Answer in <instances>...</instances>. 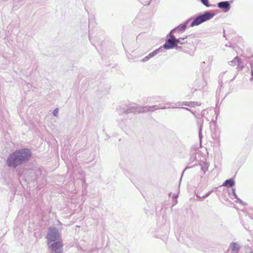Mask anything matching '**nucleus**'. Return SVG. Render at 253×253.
I'll list each match as a JSON object with an SVG mask.
<instances>
[{
    "instance_id": "nucleus-21",
    "label": "nucleus",
    "mask_w": 253,
    "mask_h": 253,
    "mask_svg": "<svg viewBox=\"0 0 253 253\" xmlns=\"http://www.w3.org/2000/svg\"><path fill=\"white\" fill-rule=\"evenodd\" d=\"M203 4L206 7L211 6V4L209 3V0H200Z\"/></svg>"
},
{
    "instance_id": "nucleus-26",
    "label": "nucleus",
    "mask_w": 253,
    "mask_h": 253,
    "mask_svg": "<svg viewBox=\"0 0 253 253\" xmlns=\"http://www.w3.org/2000/svg\"><path fill=\"white\" fill-rule=\"evenodd\" d=\"M138 1H139V2L141 3H142L144 5H149L150 4V3L151 2V1L152 0H150L149 1H148V2H147V1H145L144 2L143 1L144 0H138Z\"/></svg>"
},
{
    "instance_id": "nucleus-24",
    "label": "nucleus",
    "mask_w": 253,
    "mask_h": 253,
    "mask_svg": "<svg viewBox=\"0 0 253 253\" xmlns=\"http://www.w3.org/2000/svg\"><path fill=\"white\" fill-rule=\"evenodd\" d=\"M246 253H253V251L249 245L245 246Z\"/></svg>"
},
{
    "instance_id": "nucleus-35",
    "label": "nucleus",
    "mask_w": 253,
    "mask_h": 253,
    "mask_svg": "<svg viewBox=\"0 0 253 253\" xmlns=\"http://www.w3.org/2000/svg\"><path fill=\"white\" fill-rule=\"evenodd\" d=\"M203 176H204L203 174H202V175H201V178L203 177Z\"/></svg>"
},
{
    "instance_id": "nucleus-16",
    "label": "nucleus",
    "mask_w": 253,
    "mask_h": 253,
    "mask_svg": "<svg viewBox=\"0 0 253 253\" xmlns=\"http://www.w3.org/2000/svg\"><path fill=\"white\" fill-rule=\"evenodd\" d=\"M229 64L232 66H240L241 65V59L237 56L232 60L229 62Z\"/></svg>"
},
{
    "instance_id": "nucleus-10",
    "label": "nucleus",
    "mask_w": 253,
    "mask_h": 253,
    "mask_svg": "<svg viewBox=\"0 0 253 253\" xmlns=\"http://www.w3.org/2000/svg\"><path fill=\"white\" fill-rule=\"evenodd\" d=\"M163 47H159L156 50H154L153 51L150 52V54H149L148 55L146 56L143 58L141 60V62H147V60H149L151 58H153V57L155 56L157 54H159V53L163 52Z\"/></svg>"
},
{
    "instance_id": "nucleus-22",
    "label": "nucleus",
    "mask_w": 253,
    "mask_h": 253,
    "mask_svg": "<svg viewBox=\"0 0 253 253\" xmlns=\"http://www.w3.org/2000/svg\"><path fill=\"white\" fill-rule=\"evenodd\" d=\"M236 200H235V202L237 203H239L240 204H242L243 205H246V203L244 202V201L241 200L240 198H239L238 196L236 198Z\"/></svg>"
},
{
    "instance_id": "nucleus-36",
    "label": "nucleus",
    "mask_w": 253,
    "mask_h": 253,
    "mask_svg": "<svg viewBox=\"0 0 253 253\" xmlns=\"http://www.w3.org/2000/svg\"><path fill=\"white\" fill-rule=\"evenodd\" d=\"M177 196H176V195H174V197L176 198V197H177Z\"/></svg>"
},
{
    "instance_id": "nucleus-3",
    "label": "nucleus",
    "mask_w": 253,
    "mask_h": 253,
    "mask_svg": "<svg viewBox=\"0 0 253 253\" xmlns=\"http://www.w3.org/2000/svg\"><path fill=\"white\" fill-rule=\"evenodd\" d=\"M45 238L47 239V245L51 242L60 240L61 235L57 227L50 226L47 229Z\"/></svg>"
},
{
    "instance_id": "nucleus-31",
    "label": "nucleus",
    "mask_w": 253,
    "mask_h": 253,
    "mask_svg": "<svg viewBox=\"0 0 253 253\" xmlns=\"http://www.w3.org/2000/svg\"><path fill=\"white\" fill-rule=\"evenodd\" d=\"M194 167V166H191V167H186V168L184 169L183 171H182V175H181V178H182V175H183V173H184L185 170H186V169H187L191 168H193V167Z\"/></svg>"
},
{
    "instance_id": "nucleus-23",
    "label": "nucleus",
    "mask_w": 253,
    "mask_h": 253,
    "mask_svg": "<svg viewBox=\"0 0 253 253\" xmlns=\"http://www.w3.org/2000/svg\"><path fill=\"white\" fill-rule=\"evenodd\" d=\"M232 193L230 194L231 197L232 198H236L237 197V195L236 194V189L232 187Z\"/></svg>"
},
{
    "instance_id": "nucleus-33",
    "label": "nucleus",
    "mask_w": 253,
    "mask_h": 253,
    "mask_svg": "<svg viewBox=\"0 0 253 253\" xmlns=\"http://www.w3.org/2000/svg\"><path fill=\"white\" fill-rule=\"evenodd\" d=\"M196 197H198V198H202V196H201L198 195V194H196Z\"/></svg>"
},
{
    "instance_id": "nucleus-28",
    "label": "nucleus",
    "mask_w": 253,
    "mask_h": 253,
    "mask_svg": "<svg viewBox=\"0 0 253 253\" xmlns=\"http://www.w3.org/2000/svg\"><path fill=\"white\" fill-rule=\"evenodd\" d=\"M58 108H55L53 111V115L55 116H57L58 113Z\"/></svg>"
},
{
    "instance_id": "nucleus-29",
    "label": "nucleus",
    "mask_w": 253,
    "mask_h": 253,
    "mask_svg": "<svg viewBox=\"0 0 253 253\" xmlns=\"http://www.w3.org/2000/svg\"><path fill=\"white\" fill-rule=\"evenodd\" d=\"M212 191H209L208 192V193H207L206 194H205V195L204 196H202V198H207L210 195V194L211 193Z\"/></svg>"
},
{
    "instance_id": "nucleus-25",
    "label": "nucleus",
    "mask_w": 253,
    "mask_h": 253,
    "mask_svg": "<svg viewBox=\"0 0 253 253\" xmlns=\"http://www.w3.org/2000/svg\"><path fill=\"white\" fill-rule=\"evenodd\" d=\"M250 64L251 67V69H252L251 75H252V77L251 78H250V81H253V61H251L250 62Z\"/></svg>"
},
{
    "instance_id": "nucleus-12",
    "label": "nucleus",
    "mask_w": 253,
    "mask_h": 253,
    "mask_svg": "<svg viewBox=\"0 0 253 253\" xmlns=\"http://www.w3.org/2000/svg\"><path fill=\"white\" fill-rule=\"evenodd\" d=\"M195 36L194 34H190V35H188L185 36V37L183 38H179L178 39H176L175 37V47H176V45H178V44H185V43H187V41L182 42V41H184L185 39H188L189 38H193Z\"/></svg>"
},
{
    "instance_id": "nucleus-2",
    "label": "nucleus",
    "mask_w": 253,
    "mask_h": 253,
    "mask_svg": "<svg viewBox=\"0 0 253 253\" xmlns=\"http://www.w3.org/2000/svg\"><path fill=\"white\" fill-rule=\"evenodd\" d=\"M214 16H215L214 13H210L208 11L199 13L196 16H193L188 19H189V22L192 21L190 27H194L202 24V23L211 19Z\"/></svg>"
},
{
    "instance_id": "nucleus-4",
    "label": "nucleus",
    "mask_w": 253,
    "mask_h": 253,
    "mask_svg": "<svg viewBox=\"0 0 253 253\" xmlns=\"http://www.w3.org/2000/svg\"><path fill=\"white\" fill-rule=\"evenodd\" d=\"M47 245L50 249L51 253H62V248L64 245L62 238L60 240L51 242Z\"/></svg>"
},
{
    "instance_id": "nucleus-1",
    "label": "nucleus",
    "mask_w": 253,
    "mask_h": 253,
    "mask_svg": "<svg viewBox=\"0 0 253 253\" xmlns=\"http://www.w3.org/2000/svg\"><path fill=\"white\" fill-rule=\"evenodd\" d=\"M32 156V153L30 149H18L9 155L6 160V164L9 168H15L28 162Z\"/></svg>"
},
{
    "instance_id": "nucleus-27",
    "label": "nucleus",
    "mask_w": 253,
    "mask_h": 253,
    "mask_svg": "<svg viewBox=\"0 0 253 253\" xmlns=\"http://www.w3.org/2000/svg\"><path fill=\"white\" fill-rule=\"evenodd\" d=\"M174 107H166V106H162L161 104H159V109H162V110H165V109H169V108H175Z\"/></svg>"
},
{
    "instance_id": "nucleus-14",
    "label": "nucleus",
    "mask_w": 253,
    "mask_h": 253,
    "mask_svg": "<svg viewBox=\"0 0 253 253\" xmlns=\"http://www.w3.org/2000/svg\"><path fill=\"white\" fill-rule=\"evenodd\" d=\"M179 105H185V106H188L190 107H194L195 105L199 106L201 104V103L198 102H179Z\"/></svg>"
},
{
    "instance_id": "nucleus-13",
    "label": "nucleus",
    "mask_w": 253,
    "mask_h": 253,
    "mask_svg": "<svg viewBox=\"0 0 253 253\" xmlns=\"http://www.w3.org/2000/svg\"><path fill=\"white\" fill-rule=\"evenodd\" d=\"M230 250L231 253H238L240 249V246L237 242H232L230 245ZM229 251L226 253H229Z\"/></svg>"
},
{
    "instance_id": "nucleus-32",
    "label": "nucleus",
    "mask_w": 253,
    "mask_h": 253,
    "mask_svg": "<svg viewBox=\"0 0 253 253\" xmlns=\"http://www.w3.org/2000/svg\"><path fill=\"white\" fill-rule=\"evenodd\" d=\"M177 49H179V50H182V47L181 46H179V45H177L176 47H175Z\"/></svg>"
},
{
    "instance_id": "nucleus-9",
    "label": "nucleus",
    "mask_w": 253,
    "mask_h": 253,
    "mask_svg": "<svg viewBox=\"0 0 253 253\" xmlns=\"http://www.w3.org/2000/svg\"><path fill=\"white\" fill-rule=\"evenodd\" d=\"M196 121H197V124L198 125V136L199 139L200 141H202V138H203V135H202V129L204 123V119H203L202 118H199L198 117H197Z\"/></svg>"
},
{
    "instance_id": "nucleus-20",
    "label": "nucleus",
    "mask_w": 253,
    "mask_h": 253,
    "mask_svg": "<svg viewBox=\"0 0 253 253\" xmlns=\"http://www.w3.org/2000/svg\"><path fill=\"white\" fill-rule=\"evenodd\" d=\"M179 108L182 109V110H185L191 112V113L195 116V118H197V115L195 114V112L193 110L189 109V108L184 107H179Z\"/></svg>"
},
{
    "instance_id": "nucleus-8",
    "label": "nucleus",
    "mask_w": 253,
    "mask_h": 253,
    "mask_svg": "<svg viewBox=\"0 0 253 253\" xmlns=\"http://www.w3.org/2000/svg\"><path fill=\"white\" fill-rule=\"evenodd\" d=\"M232 1H220L217 4V7L220 8L224 12H227L231 9V3Z\"/></svg>"
},
{
    "instance_id": "nucleus-5",
    "label": "nucleus",
    "mask_w": 253,
    "mask_h": 253,
    "mask_svg": "<svg viewBox=\"0 0 253 253\" xmlns=\"http://www.w3.org/2000/svg\"><path fill=\"white\" fill-rule=\"evenodd\" d=\"M175 36L173 33L170 34V32L168 34L167 36V40L163 46V51L164 49H172L175 47Z\"/></svg>"
},
{
    "instance_id": "nucleus-11",
    "label": "nucleus",
    "mask_w": 253,
    "mask_h": 253,
    "mask_svg": "<svg viewBox=\"0 0 253 253\" xmlns=\"http://www.w3.org/2000/svg\"><path fill=\"white\" fill-rule=\"evenodd\" d=\"M159 109V105H154V106H146L142 107H138L137 112L141 113V112H148V111H154Z\"/></svg>"
},
{
    "instance_id": "nucleus-15",
    "label": "nucleus",
    "mask_w": 253,
    "mask_h": 253,
    "mask_svg": "<svg viewBox=\"0 0 253 253\" xmlns=\"http://www.w3.org/2000/svg\"><path fill=\"white\" fill-rule=\"evenodd\" d=\"M235 184V182L233 178H230L227 179L223 182L222 186H230V187H233Z\"/></svg>"
},
{
    "instance_id": "nucleus-30",
    "label": "nucleus",
    "mask_w": 253,
    "mask_h": 253,
    "mask_svg": "<svg viewBox=\"0 0 253 253\" xmlns=\"http://www.w3.org/2000/svg\"><path fill=\"white\" fill-rule=\"evenodd\" d=\"M208 111L206 110H203L201 112V115L202 116V117H205V115L206 113H207Z\"/></svg>"
},
{
    "instance_id": "nucleus-34",
    "label": "nucleus",
    "mask_w": 253,
    "mask_h": 253,
    "mask_svg": "<svg viewBox=\"0 0 253 253\" xmlns=\"http://www.w3.org/2000/svg\"><path fill=\"white\" fill-rule=\"evenodd\" d=\"M89 40L91 42V37H90V36L89 37Z\"/></svg>"
},
{
    "instance_id": "nucleus-19",
    "label": "nucleus",
    "mask_w": 253,
    "mask_h": 253,
    "mask_svg": "<svg viewBox=\"0 0 253 253\" xmlns=\"http://www.w3.org/2000/svg\"><path fill=\"white\" fill-rule=\"evenodd\" d=\"M200 81H201L202 82V85H199L198 87V89H201V88H203L204 86L206 84L205 81H203V80H196L195 81V84H198V83H199Z\"/></svg>"
},
{
    "instance_id": "nucleus-7",
    "label": "nucleus",
    "mask_w": 253,
    "mask_h": 253,
    "mask_svg": "<svg viewBox=\"0 0 253 253\" xmlns=\"http://www.w3.org/2000/svg\"><path fill=\"white\" fill-rule=\"evenodd\" d=\"M189 23V19H186V21H185L183 23H182V24L179 25L177 26H176V27L174 29H172L170 31V34H172V33H182L184 32V31H185L186 29L187 28V27Z\"/></svg>"
},
{
    "instance_id": "nucleus-18",
    "label": "nucleus",
    "mask_w": 253,
    "mask_h": 253,
    "mask_svg": "<svg viewBox=\"0 0 253 253\" xmlns=\"http://www.w3.org/2000/svg\"><path fill=\"white\" fill-rule=\"evenodd\" d=\"M197 154L195 152L192 153V154L190 155V159H189V162L191 163H193L195 162V161L196 160Z\"/></svg>"
},
{
    "instance_id": "nucleus-6",
    "label": "nucleus",
    "mask_w": 253,
    "mask_h": 253,
    "mask_svg": "<svg viewBox=\"0 0 253 253\" xmlns=\"http://www.w3.org/2000/svg\"><path fill=\"white\" fill-rule=\"evenodd\" d=\"M118 113L122 115L123 113L128 114L130 113H134V112H138V107L135 104H130L126 107H122L118 106L117 107Z\"/></svg>"
},
{
    "instance_id": "nucleus-17",
    "label": "nucleus",
    "mask_w": 253,
    "mask_h": 253,
    "mask_svg": "<svg viewBox=\"0 0 253 253\" xmlns=\"http://www.w3.org/2000/svg\"><path fill=\"white\" fill-rule=\"evenodd\" d=\"M200 166L201 167V170L203 173V175L208 171V168L210 166L209 163L207 162H203L202 164H200Z\"/></svg>"
}]
</instances>
